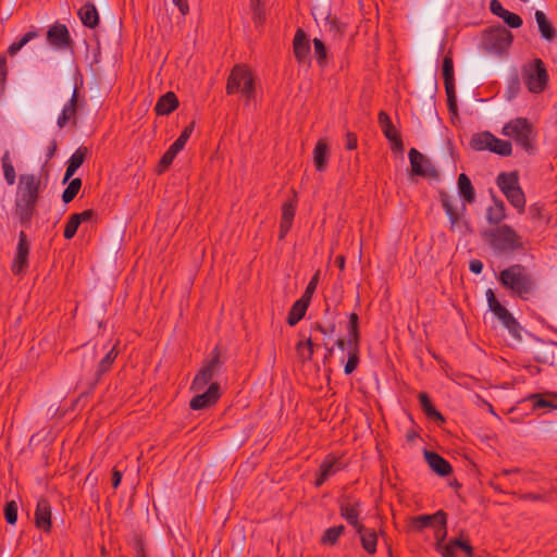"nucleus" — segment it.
Instances as JSON below:
<instances>
[{"label":"nucleus","instance_id":"nucleus-1","mask_svg":"<svg viewBox=\"0 0 557 557\" xmlns=\"http://www.w3.org/2000/svg\"><path fill=\"white\" fill-rule=\"evenodd\" d=\"M458 194L462 200L460 206L456 205V200L453 196L447 194H441V201L445 209V212L449 219L451 228L460 227L463 215L466 213V206L473 203L475 200L474 188L466 174H460L457 182Z\"/></svg>","mask_w":557,"mask_h":557},{"label":"nucleus","instance_id":"nucleus-2","mask_svg":"<svg viewBox=\"0 0 557 557\" xmlns=\"http://www.w3.org/2000/svg\"><path fill=\"white\" fill-rule=\"evenodd\" d=\"M348 334L346 341L338 339L336 345L347 354V361L344 367L346 374L352 373L359 363V332H358V315L356 313L349 314V322L347 327Z\"/></svg>","mask_w":557,"mask_h":557},{"label":"nucleus","instance_id":"nucleus-3","mask_svg":"<svg viewBox=\"0 0 557 557\" xmlns=\"http://www.w3.org/2000/svg\"><path fill=\"white\" fill-rule=\"evenodd\" d=\"M496 183L511 206L522 213L525 208V197L519 185L518 174L516 172L500 173Z\"/></svg>","mask_w":557,"mask_h":557},{"label":"nucleus","instance_id":"nucleus-4","mask_svg":"<svg viewBox=\"0 0 557 557\" xmlns=\"http://www.w3.org/2000/svg\"><path fill=\"white\" fill-rule=\"evenodd\" d=\"M499 280L505 287L523 298L532 289V281L521 265H512L502 271Z\"/></svg>","mask_w":557,"mask_h":557},{"label":"nucleus","instance_id":"nucleus-5","mask_svg":"<svg viewBox=\"0 0 557 557\" xmlns=\"http://www.w3.org/2000/svg\"><path fill=\"white\" fill-rule=\"evenodd\" d=\"M228 94L240 92L247 100L255 96V83L250 71L244 65H237L233 69L227 86Z\"/></svg>","mask_w":557,"mask_h":557},{"label":"nucleus","instance_id":"nucleus-6","mask_svg":"<svg viewBox=\"0 0 557 557\" xmlns=\"http://www.w3.org/2000/svg\"><path fill=\"white\" fill-rule=\"evenodd\" d=\"M486 300L490 310L508 330L509 334L516 338H521V327L512 314L496 299L494 292L490 288L486 290Z\"/></svg>","mask_w":557,"mask_h":557},{"label":"nucleus","instance_id":"nucleus-7","mask_svg":"<svg viewBox=\"0 0 557 557\" xmlns=\"http://www.w3.org/2000/svg\"><path fill=\"white\" fill-rule=\"evenodd\" d=\"M502 134L515 139L524 148H529L534 138L531 123L523 117H517L506 123L502 129Z\"/></svg>","mask_w":557,"mask_h":557},{"label":"nucleus","instance_id":"nucleus-8","mask_svg":"<svg viewBox=\"0 0 557 557\" xmlns=\"http://www.w3.org/2000/svg\"><path fill=\"white\" fill-rule=\"evenodd\" d=\"M426 528L433 530L435 539H445L447 535L446 515L443 511H437L434 515L414 517L410 521L412 531H421Z\"/></svg>","mask_w":557,"mask_h":557},{"label":"nucleus","instance_id":"nucleus-9","mask_svg":"<svg viewBox=\"0 0 557 557\" xmlns=\"http://www.w3.org/2000/svg\"><path fill=\"white\" fill-rule=\"evenodd\" d=\"M470 144L475 150H490L500 156H509L512 151L509 141L499 139L488 132L473 135Z\"/></svg>","mask_w":557,"mask_h":557},{"label":"nucleus","instance_id":"nucleus-10","mask_svg":"<svg viewBox=\"0 0 557 557\" xmlns=\"http://www.w3.org/2000/svg\"><path fill=\"white\" fill-rule=\"evenodd\" d=\"M494 249L509 251L520 247L519 235L508 225H502L486 234Z\"/></svg>","mask_w":557,"mask_h":557},{"label":"nucleus","instance_id":"nucleus-11","mask_svg":"<svg viewBox=\"0 0 557 557\" xmlns=\"http://www.w3.org/2000/svg\"><path fill=\"white\" fill-rule=\"evenodd\" d=\"M39 184V178L34 174L21 175L17 191L18 201L26 206L34 205L38 196Z\"/></svg>","mask_w":557,"mask_h":557},{"label":"nucleus","instance_id":"nucleus-12","mask_svg":"<svg viewBox=\"0 0 557 557\" xmlns=\"http://www.w3.org/2000/svg\"><path fill=\"white\" fill-rule=\"evenodd\" d=\"M485 42L491 51L500 53L510 47L512 35L505 27H497L487 33Z\"/></svg>","mask_w":557,"mask_h":557},{"label":"nucleus","instance_id":"nucleus-13","mask_svg":"<svg viewBox=\"0 0 557 557\" xmlns=\"http://www.w3.org/2000/svg\"><path fill=\"white\" fill-rule=\"evenodd\" d=\"M195 396L190 400V408L201 410L211 407L220 398V385L211 383L207 389L202 392H193Z\"/></svg>","mask_w":557,"mask_h":557},{"label":"nucleus","instance_id":"nucleus-14","mask_svg":"<svg viewBox=\"0 0 557 557\" xmlns=\"http://www.w3.org/2000/svg\"><path fill=\"white\" fill-rule=\"evenodd\" d=\"M219 366L218 357H213L209 360L196 374L190 389L193 392H202L208 388V386L213 383L212 379Z\"/></svg>","mask_w":557,"mask_h":557},{"label":"nucleus","instance_id":"nucleus-15","mask_svg":"<svg viewBox=\"0 0 557 557\" xmlns=\"http://www.w3.org/2000/svg\"><path fill=\"white\" fill-rule=\"evenodd\" d=\"M436 542V550L443 557H457L459 552L466 553L468 556H471L472 548L471 546L462 541V540H450L446 542L445 539H435Z\"/></svg>","mask_w":557,"mask_h":557},{"label":"nucleus","instance_id":"nucleus-16","mask_svg":"<svg viewBox=\"0 0 557 557\" xmlns=\"http://www.w3.org/2000/svg\"><path fill=\"white\" fill-rule=\"evenodd\" d=\"M547 73L541 60H536L527 75V86L532 92H541L547 83Z\"/></svg>","mask_w":557,"mask_h":557},{"label":"nucleus","instance_id":"nucleus-17","mask_svg":"<svg viewBox=\"0 0 557 557\" xmlns=\"http://www.w3.org/2000/svg\"><path fill=\"white\" fill-rule=\"evenodd\" d=\"M28 253L29 246L26 239L25 233L21 232L18 235V243L16 246V251L14 259L12 261V272L14 274H21L28 265Z\"/></svg>","mask_w":557,"mask_h":557},{"label":"nucleus","instance_id":"nucleus-18","mask_svg":"<svg viewBox=\"0 0 557 557\" xmlns=\"http://www.w3.org/2000/svg\"><path fill=\"white\" fill-rule=\"evenodd\" d=\"M49 45L57 49H65L70 46V34L65 25L54 24L47 32Z\"/></svg>","mask_w":557,"mask_h":557},{"label":"nucleus","instance_id":"nucleus-19","mask_svg":"<svg viewBox=\"0 0 557 557\" xmlns=\"http://www.w3.org/2000/svg\"><path fill=\"white\" fill-rule=\"evenodd\" d=\"M35 524L45 532H49L51 529V506L45 498L39 499L37 503Z\"/></svg>","mask_w":557,"mask_h":557},{"label":"nucleus","instance_id":"nucleus-20","mask_svg":"<svg viewBox=\"0 0 557 557\" xmlns=\"http://www.w3.org/2000/svg\"><path fill=\"white\" fill-rule=\"evenodd\" d=\"M529 400L532 401V408L534 410L546 409L552 411L557 409V394L553 392L533 394L529 397Z\"/></svg>","mask_w":557,"mask_h":557},{"label":"nucleus","instance_id":"nucleus-21","mask_svg":"<svg viewBox=\"0 0 557 557\" xmlns=\"http://www.w3.org/2000/svg\"><path fill=\"white\" fill-rule=\"evenodd\" d=\"M424 458L429 465V467L438 475H447L451 471V467L443 457L438 454L425 450Z\"/></svg>","mask_w":557,"mask_h":557},{"label":"nucleus","instance_id":"nucleus-22","mask_svg":"<svg viewBox=\"0 0 557 557\" xmlns=\"http://www.w3.org/2000/svg\"><path fill=\"white\" fill-rule=\"evenodd\" d=\"M409 160H410L412 172L414 174L426 175L430 172V169H431L430 162L417 149H414V148L410 149Z\"/></svg>","mask_w":557,"mask_h":557},{"label":"nucleus","instance_id":"nucleus-23","mask_svg":"<svg viewBox=\"0 0 557 557\" xmlns=\"http://www.w3.org/2000/svg\"><path fill=\"white\" fill-rule=\"evenodd\" d=\"M329 145L325 139H320L313 150V163L318 171L322 172L327 166Z\"/></svg>","mask_w":557,"mask_h":557},{"label":"nucleus","instance_id":"nucleus-24","mask_svg":"<svg viewBox=\"0 0 557 557\" xmlns=\"http://www.w3.org/2000/svg\"><path fill=\"white\" fill-rule=\"evenodd\" d=\"M356 531L359 534L363 549L369 554H374L377 544L376 532L371 529H366L363 525L358 527Z\"/></svg>","mask_w":557,"mask_h":557},{"label":"nucleus","instance_id":"nucleus-25","mask_svg":"<svg viewBox=\"0 0 557 557\" xmlns=\"http://www.w3.org/2000/svg\"><path fill=\"white\" fill-rule=\"evenodd\" d=\"M338 460L332 456L326 457L320 467V473L315 480V485H322L331 475L338 471Z\"/></svg>","mask_w":557,"mask_h":557},{"label":"nucleus","instance_id":"nucleus-26","mask_svg":"<svg viewBox=\"0 0 557 557\" xmlns=\"http://www.w3.org/2000/svg\"><path fill=\"white\" fill-rule=\"evenodd\" d=\"M177 106L178 100L176 96L172 91H169L159 98L154 110L158 115H168L173 112Z\"/></svg>","mask_w":557,"mask_h":557},{"label":"nucleus","instance_id":"nucleus-27","mask_svg":"<svg viewBox=\"0 0 557 557\" xmlns=\"http://www.w3.org/2000/svg\"><path fill=\"white\" fill-rule=\"evenodd\" d=\"M342 517L355 529L360 527L359 523V503L358 502H345L341 506Z\"/></svg>","mask_w":557,"mask_h":557},{"label":"nucleus","instance_id":"nucleus-28","mask_svg":"<svg viewBox=\"0 0 557 557\" xmlns=\"http://www.w3.org/2000/svg\"><path fill=\"white\" fill-rule=\"evenodd\" d=\"M310 51L308 39L304 32L298 30L294 38V53L298 61L307 60Z\"/></svg>","mask_w":557,"mask_h":557},{"label":"nucleus","instance_id":"nucleus-29","mask_svg":"<svg viewBox=\"0 0 557 557\" xmlns=\"http://www.w3.org/2000/svg\"><path fill=\"white\" fill-rule=\"evenodd\" d=\"M379 123H380V125H381V127L383 129V133H384L385 137L389 141L394 143L395 145L401 146V143H400V139H399V136H398V132L393 126L389 116L385 112H380V114H379Z\"/></svg>","mask_w":557,"mask_h":557},{"label":"nucleus","instance_id":"nucleus-30","mask_svg":"<svg viewBox=\"0 0 557 557\" xmlns=\"http://www.w3.org/2000/svg\"><path fill=\"white\" fill-rule=\"evenodd\" d=\"M78 15L82 23L89 28L96 27L99 23L98 12L92 4L83 5L78 11Z\"/></svg>","mask_w":557,"mask_h":557},{"label":"nucleus","instance_id":"nucleus-31","mask_svg":"<svg viewBox=\"0 0 557 557\" xmlns=\"http://www.w3.org/2000/svg\"><path fill=\"white\" fill-rule=\"evenodd\" d=\"M309 302L307 298L301 297L293 305L287 319L289 325H296L304 318Z\"/></svg>","mask_w":557,"mask_h":557},{"label":"nucleus","instance_id":"nucleus-32","mask_svg":"<svg viewBox=\"0 0 557 557\" xmlns=\"http://www.w3.org/2000/svg\"><path fill=\"white\" fill-rule=\"evenodd\" d=\"M295 205L293 202L285 203L283 206L282 210V220H281V231H280V237L284 238L286 234L288 233L293 219L295 216Z\"/></svg>","mask_w":557,"mask_h":557},{"label":"nucleus","instance_id":"nucleus-33","mask_svg":"<svg viewBox=\"0 0 557 557\" xmlns=\"http://www.w3.org/2000/svg\"><path fill=\"white\" fill-rule=\"evenodd\" d=\"M85 149L79 148L71 156L67 162V168L63 180L64 182L69 181L83 164L85 160Z\"/></svg>","mask_w":557,"mask_h":557},{"label":"nucleus","instance_id":"nucleus-34","mask_svg":"<svg viewBox=\"0 0 557 557\" xmlns=\"http://www.w3.org/2000/svg\"><path fill=\"white\" fill-rule=\"evenodd\" d=\"M76 92L74 91L69 102L63 107L61 114L58 117V126L64 127L69 121H71L76 113Z\"/></svg>","mask_w":557,"mask_h":557},{"label":"nucleus","instance_id":"nucleus-35","mask_svg":"<svg viewBox=\"0 0 557 557\" xmlns=\"http://www.w3.org/2000/svg\"><path fill=\"white\" fill-rule=\"evenodd\" d=\"M535 20L543 38L552 40L555 37V30L547 21L546 15L542 11L535 12Z\"/></svg>","mask_w":557,"mask_h":557},{"label":"nucleus","instance_id":"nucleus-36","mask_svg":"<svg viewBox=\"0 0 557 557\" xmlns=\"http://www.w3.org/2000/svg\"><path fill=\"white\" fill-rule=\"evenodd\" d=\"M38 32L35 29L28 30L18 40L13 41L9 48L8 52L10 55L16 54L25 45H27L30 40L38 37Z\"/></svg>","mask_w":557,"mask_h":557},{"label":"nucleus","instance_id":"nucleus-37","mask_svg":"<svg viewBox=\"0 0 557 557\" xmlns=\"http://www.w3.org/2000/svg\"><path fill=\"white\" fill-rule=\"evenodd\" d=\"M3 175L9 185H13L15 183V170L11 161L10 152L5 151L1 159Z\"/></svg>","mask_w":557,"mask_h":557},{"label":"nucleus","instance_id":"nucleus-38","mask_svg":"<svg viewBox=\"0 0 557 557\" xmlns=\"http://www.w3.org/2000/svg\"><path fill=\"white\" fill-rule=\"evenodd\" d=\"M181 150L182 149L178 146H176L174 143L171 145V147L165 151V153L162 156V158L159 162V165H158L159 173H162L172 164L173 160L175 159V157L177 156V153Z\"/></svg>","mask_w":557,"mask_h":557},{"label":"nucleus","instance_id":"nucleus-39","mask_svg":"<svg viewBox=\"0 0 557 557\" xmlns=\"http://www.w3.org/2000/svg\"><path fill=\"white\" fill-rule=\"evenodd\" d=\"M443 76L445 79L446 92L449 94V88L453 86L454 81V64L453 58L447 54L443 59Z\"/></svg>","mask_w":557,"mask_h":557},{"label":"nucleus","instance_id":"nucleus-40","mask_svg":"<svg viewBox=\"0 0 557 557\" xmlns=\"http://www.w3.org/2000/svg\"><path fill=\"white\" fill-rule=\"evenodd\" d=\"M505 216V207L502 201L495 202L494 206L490 207L487 210V220L491 223H499Z\"/></svg>","mask_w":557,"mask_h":557},{"label":"nucleus","instance_id":"nucleus-41","mask_svg":"<svg viewBox=\"0 0 557 557\" xmlns=\"http://www.w3.org/2000/svg\"><path fill=\"white\" fill-rule=\"evenodd\" d=\"M344 532L343 525L329 528L322 535L321 542L324 545H334Z\"/></svg>","mask_w":557,"mask_h":557},{"label":"nucleus","instance_id":"nucleus-42","mask_svg":"<svg viewBox=\"0 0 557 557\" xmlns=\"http://www.w3.org/2000/svg\"><path fill=\"white\" fill-rule=\"evenodd\" d=\"M82 186V181L79 178H74L71 181V183L67 185L65 190L63 191L62 199L65 203H69L72 201L75 196L78 194Z\"/></svg>","mask_w":557,"mask_h":557},{"label":"nucleus","instance_id":"nucleus-43","mask_svg":"<svg viewBox=\"0 0 557 557\" xmlns=\"http://www.w3.org/2000/svg\"><path fill=\"white\" fill-rule=\"evenodd\" d=\"M419 400L423 411L426 413L428 417L442 420V416L440 414L438 411L434 409L426 394L421 393L419 395Z\"/></svg>","mask_w":557,"mask_h":557},{"label":"nucleus","instance_id":"nucleus-44","mask_svg":"<svg viewBox=\"0 0 557 557\" xmlns=\"http://www.w3.org/2000/svg\"><path fill=\"white\" fill-rule=\"evenodd\" d=\"M297 354L299 358L304 361L311 359L313 350L312 344L310 339L301 341L297 345Z\"/></svg>","mask_w":557,"mask_h":557},{"label":"nucleus","instance_id":"nucleus-45","mask_svg":"<svg viewBox=\"0 0 557 557\" xmlns=\"http://www.w3.org/2000/svg\"><path fill=\"white\" fill-rule=\"evenodd\" d=\"M4 517L8 523L15 524L17 520V504L14 500L7 503Z\"/></svg>","mask_w":557,"mask_h":557},{"label":"nucleus","instance_id":"nucleus-46","mask_svg":"<svg viewBox=\"0 0 557 557\" xmlns=\"http://www.w3.org/2000/svg\"><path fill=\"white\" fill-rule=\"evenodd\" d=\"M79 225L81 223L78 222V216H74V214H72L65 224L64 237L66 239H71L72 237H74Z\"/></svg>","mask_w":557,"mask_h":557},{"label":"nucleus","instance_id":"nucleus-47","mask_svg":"<svg viewBox=\"0 0 557 557\" xmlns=\"http://www.w3.org/2000/svg\"><path fill=\"white\" fill-rule=\"evenodd\" d=\"M314 57L319 64H323L326 59V48L319 38L313 39Z\"/></svg>","mask_w":557,"mask_h":557},{"label":"nucleus","instance_id":"nucleus-48","mask_svg":"<svg viewBox=\"0 0 557 557\" xmlns=\"http://www.w3.org/2000/svg\"><path fill=\"white\" fill-rule=\"evenodd\" d=\"M194 132V123H190L188 126H186L182 134L180 135V137L174 141V144L176 146H178L181 149H183L187 143V140L189 139V137L191 136Z\"/></svg>","mask_w":557,"mask_h":557},{"label":"nucleus","instance_id":"nucleus-49","mask_svg":"<svg viewBox=\"0 0 557 557\" xmlns=\"http://www.w3.org/2000/svg\"><path fill=\"white\" fill-rule=\"evenodd\" d=\"M504 22L512 27V28H518L522 25V20L519 15H517L516 13H512L510 11H507L503 17Z\"/></svg>","mask_w":557,"mask_h":557},{"label":"nucleus","instance_id":"nucleus-50","mask_svg":"<svg viewBox=\"0 0 557 557\" xmlns=\"http://www.w3.org/2000/svg\"><path fill=\"white\" fill-rule=\"evenodd\" d=\"M319 276H320V272L318 271L313 277L311 278V281L309 282L302 297L304 298H307V300H311V297L317 288V285H318V282H319Z\"/></svg>","mask_w":557,"mask_h":557},{"label":"nucleus","instance_id":"nucleus-51","mask_svg":"<svg viewBox=\"0 0 557 557\" xmlns=\"http://www.w3.org/2000/svg\"><path fill=\"white\" fill-rule=\"evenodd\" d=\"M117 356V352L115 351V348L112 347L108 354L106 355V357L101 360L100 362V370L102 372L107 371L108 368L110 367V364L113 362V360L116 358Z\"/></svg>","mask_w":557,"mask_h":557},{"label":"nucleus","instance_id":"nucleus-52","mask_svg":"<svg viewBox=\"0 0 557 557\" xmlns=\"http://www.w3.org/2000/svg\"><path fill=\"white\" fill-rule=\"evenodd\" d=\"M490 8L492 13L499 16L500 18H503L505 13L508 11L503 8L502 3L498 0H492L490 3Z\"/></svg>","mask_w":557,"mask_h":557},{"label":"nucleus","instance_id":"nucleus-53","mask_svg":"<svg viewBox=\"0 0 557 557\" xmlns=\"http://www.w3.org/2000/svg\"><path fill=\"white\" fill-rule=\"evenodd\" d=\"M346 148L349 150H354L357 148V137L352 133H348L346 135Z\"/></svg>","mask_w":557,"mask_h":557},{"label":"nucleus","instance_id":"nucleus-54","mask_svg":"<svg viewBox=\"0 0 557 557\" xmlns=\"http://www.w3.org/2000/svg\"><path fill=\"white\" fill-rule=\"evenodd\" d=\"M470 271L474 274H480L483 270V263L480 260H472L469 264Z\"/></svg>","mask_w":557,"mask_h":557},{"label":"nucleus","instance_id":"nucleus-55","mask_svg":"<svg viewBox=\"0 0 557 557\" xmlns=\"http://www.w3.org/2000/svg\"><path fill=\"white\" fill-rule=\"evenodd\" d=\"M173 3L178 8L181 13L185 15L188 12V3L186 0H172Z\"/></svg>","mask_w":557,"mask_h":557},{"label":"nucleus","instance_id":"nucleus-56","mask_svg":"<svg viewBox=\"0 0 557 557\" xmlns=\"http://www.w3.org/2000/svg\"><path fill=\"white\" fill-rule=\"evenodd\" d=\"M91 211L89 210H86V211H83L81 213H75L74 216H78V222L82 223L84 221H87L91 218Z\"/></svg>","mask_w":557,"mask_h":557},{"label":"nucleus","instance_id":"nucleus-57","mask_svg":"<svg viewBox=\"0 0 557 557\" xmlns=\"http://www.w3.org/2000/svg\"><path fill=\"white\" fill-rule=\"evenodd\" d=\"M122 475L119 471H114L113 473V487H117L121 483Z\"/></svg>","mask_w":557,"mask_h":557},{"label":"nucleus","instance_id":"nucleus-58","mask_svg":"<svg viewBox=\"0 0 557 557\" xmlns=\"http://www.w3.org/2000/svg\"><path fill=\"white\" fill-rule=\"evenodd\" d=\"M57 149L55 143H51V145L48 148L47 158L50 159L54 154Z\"/></svg>","mask_w":557,"mask_h":557},{"label":"nucleus","instance_id":"nucleus-59","mask_svg":"<svg viewBox=\"0 0 557 557\" xmlns=\"http://www.w3.org/2000/svg\"><path fill=\"white\" fill-rule=\"evenodd\" d=\"M336 263L341 270H344L345 267V258L343 256H339L336 258Z\"/></svg>","mask_w":557,"mask_h":557},{"label":"nucleus","instance_id":"nucleus-60","mask_svg":"<svg viewBox=\"0 0 557 557\" xmlns=\"http://www.w3.org/2000/svg\"><path fill=\"white\" fill-rule=\"evenodd\" d=\"M454 94V85L449 88V94L447 92V96L450 98Z\"/></svg>","mask_w":557,"mask_h":557}]
</instances>
